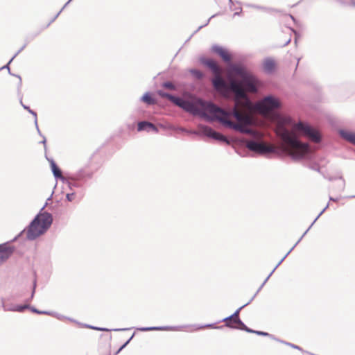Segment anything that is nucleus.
<instances>
[{
	"label": "nucleus",
	"mask_w": 355,
	"mask_h": 355,
	"mask_svg": "<svg viewBox=\"0 0 355 355\" xmlns=\"http://www.w3.org/2000/svg\"><path fill=\"white\" fill-rule=\"evenodd\" d=\"M311 128L312 127L308 123L303 122L302 121H300L295 124V128L303 132L305 135L310 131Z\"/></svg>",
	"instance_id": "nucleus-26"
},
{
	"label": "nucleus",
	"mask_w": 355,
	"mask_h": 355,
	"mask_svg": "<svg viewBox=\"0 0 355 355\" xmlns=\"http://www.w3.org/2000/svg\"><path fill=\"white\" fill-rule=\"evenodd\" d=\"M232 114L237 121H241L243 120V116L239 112L234 111Z\"/></svg>",
	"instance_id": "nucleus-42"
},
{
	"label": "nucleus",
	"mask_w": 355,
	"mask_h": 355,
	"mask_svg": "<svg viewBox=\"0 0 355 355\" xmlns=\"http://www.w3.org/2000/svg\"><path fill=\"white\" fill-rule=\"evenodd\" d=\"M230 72H232L236 75L239 76L241 78H242L248 72L250 71V70L245 65L239 63L231 64L230 65Z\"/></svg>",
	"instance_id": "nucleus-13"
},
{
	"label": "nucleus",
	"mask_w": 355,
	"mask_h": 355,
	"mask_svg": "<svg viewBox=\"0 0 355 355\" xmlns=\"http://www.w3.org/2000/svg\"><path fill=\"white\" fill-rule=\"evenodd\" d=\"M52 316H53V317L56 318H57V319H58V320H62V319H63V318H65V319H68L69 320H70V321H71V322H76H76H77L76 320H73V319H72V318H67V317H65V316H64V315H60V314H59V313H55V315H52Z\"/></svg>",
	"instance_id": "nucleus-38"
},
{
	"label": "nucleus",
	"mask_w": 355,
	"mask_h": 355,
	"mask_svg": "<svg viewBox=\"0 0 355 355\" xmlns=\"http://www.w3.org/2000/svg\"><path fill=\"white\" fill-rule=\"evenodd\" d=\"M211 51L220 56L225 62H230L231 60L230 53L226 48L218 44H214L211 48Z\"/></svg>",
	"instance_id": "nucleus-11"
},
{
	"label": "nucleus",
	"mask_w": 355,
	"mask_h": 355,
	"mask_svg": "<svg viewBox=\"0 0 355 355\" xmlns=\"http://www.w3.org/2000/svg\"><path fill=\"white\" fill-rule=\"evenodd\" d=\"M24 109L27 110L31 115H33L35 118V125H37V112L32 110L29 106H24Z\"/></svg>",
	"instance_id": "nucleus-35"
},
{
	"label": "nucleus",
	"mask_w": 355,
	"mask_h": 355,
	"mask_svg": "<svg viewBox=\"0 0 355 355\" xmlns=\"http://www.w3.org/2000/svg\"><path fill=\"white\" fill-rule=\"evenodd\" d=\"M338 134L342 138L355 145V132L341 128L338 130Z\"/></svg>",
	"instance_id": "nucleus-19"
},
{
	"label": "nucleus",
	"mask_w": 355,
	"mask_h": 355,
	"mask_svg": "<svg viewBox=\"0 0 355 355\" xmlns=\"http://www.w3.org/2000/svg\"><path fill=\"white\" fill-rule=\"evenodd\" d=\"M254 334H257L258 336H267V337H269L271 339H273L275 340H277V338L275 337L274 335L270 334L266 331L256 330L254 332Z\"/></svg>",
	"instance_id": "nucleus-34"
},
{
	"label": "nucleus",
	"mask_w": 355,
	"mask_h": 355,
	"mask_svg": "<svg viewBox=\"0 0 355 355\" xmlns=\"http://www.w3.org/2000/svg\"><path fill=\"white\" fill-rule=\"evenodd\" d=\"M234 10H236V12H235L233 15L234 17L235 16H241L242 14H243V10H242V8L241 6L238 7V8H235Z\"/></svg>",
	"instance_id": "nucleus-44"
},
{
	"label": "nucleus",
	"mask_w": 355,
	"mask_h": 355,
	"mask_svg": "<svg viewBox=\"0 0 355 355\" xmlns=\"http://www.w3.org/2000/svg\"><path fill=\"white\" fill-rule=\"evenodd\" d=\"M71 1L69 0V1H67V2L64 5V6H63L61 9H62V10H63L65 8V7H66L68 4H69V3H70Z\"/></svg>",
	"instance_id": "nucleus-63"
},
{
	"label": "nucleus",
	"mask_w": 355,
	"mask_h": 355,
	"mask_svg": "<svg viewBox=\"0 0 355 355\" xmlns=\"http://www.w3.org/2000/svg\"><path fill=\"white\" fill-rule=\"evenodd\" d=\"M28 309L30 310L31 312H33L34 313L40 314V310L37 309V308H35L33 306H31V305L28 304Z\"/></svg>",
	"instance_id": "nucleus-48"
},
{
	"label": "nucleus",
	"mask_w": 355,
	"mask_h": 355,
	"mask_svg": "<svg viewBox=\"0 0 355 355\" xmlns=\"http://www.w3.org/2000/svg\"><path fill=\"white\" fill-rule=\"evenodd\" d=\"M45 157L49 162L51 170L55 179L56 180H59L67 184L71 191L74 188H83L87 181L92 179L94 176V171L89 170L88 166H83L74 173L67 174L66 176H62V170L54 159L49 158L46 155Z\"/></svg>",
	"instance_id": "nucleus-3"
},
{
	"label": "nucleus",
	"mask_w": 355,
	"mask_h": 355,
	"mask_svg": "<svg viewBox=\"0 0 355 355\" xmlns=\"http://www.w3.org/2000/svg\"><path fill=\"white\" fill-rule=\"evenodd\" d=\"M243 5H244V6H245L247 8H254L257 10H260L262 11L268 12H277V13L282 12V10L279 9L259 6V5L253 4V3H245Z\"/></svg>",
	"instance_id": "nucleus-21"
},
{
	"label": "nucleus",
	"mask_w": 355,
	"mask_h": 355,
	"mask_svg": "<svg viewBox=\"0 0 355 355\" xmlns=\"http://www.w3.org/2000/svg\"><path fill=\"white\" fill-rule=\"evenodd\" d=\"M189 71L192 75V76L197 79H202L203 78V73L198 69L191 68L189 70Z\"/></svg>",
	"instance_id": "nucleus-31"
},
{
	"label": "nucleus",
	"mask_w": 355,
	"mask_h": 355,
	"mask_svg": "<svg viewBox=\"0 0 355 355\" xmlns=\"http://www.w3.org/2000/svg\"><path fill=\"white\" fill-rule=\"evenodd\" d=\"M76 196V192L68 193L66 194V200L68 202H72Z\"/></svg>",
	"instance_id": "nucleus-40"
},
{
	"label": "nucleus",
	"mask_w": 355,
	"mask_h": 355,
	"mask_svg": "<svg viewBox=\"0 0 355 355\" xmlns=\"http://www.w3.org/2000/svg\"><path fill=\"white\" fill-rule=\"evenodd\" d=\"M259 106L264 110L268 111L279 107L280 104L276 97L268 95L259 103Z\"/></svg>",
	"instance_id": "nucleus-9"
},
{
	"label": "nucleus",
	"mask_w": 355,
	"mask_h": 355,
	"mask_svg": "<svg viewBox=\"0 0 355 355\" xmlns=\"http://www.w3.org/2000/svg\"><path fill=\"white\" fill-rule=\"evenodd\" d=\"M239 324L238 327L234 326L230 322H226L225 327H229L230 329H239V330L245 331H246L248 333H250V334H254L256 330H254V329H250L248 327H247L246 324L241 319H239Z\"/></svg>",
	"instance_id": "nucleus-22"
},
{
	"label": "nucleus",
	"mask_w": 355,
	"mask_h": 355,
	"mask_svg": "<svg viewBox=\"0 0 355 355\" xmlns=\"http://www.w3.org/2000/svg\"><path fill=\"white\" fill-rule=\"evenodd\" d=\"M162 87L164 88L174 89L175 85L171 81H164L162 83Z\"/></svg>",
	"instance_id": "nucleus-37"
},
{
	"label": "nucleus",
	"mask_w": 355,
	"mask_h": 355,
	"mask_svg": "<svg viewBox=\"0 0 355 355\" xmlns=\"http://www.w3.org/2000/svg\"><path fill=\"white\" fill-rule=\"evenodd\" d=\"M18 96L19 97V102H20V104L22 106V107L24 108V106H27L26 105L24 104V103L22 101V95H21V94L20 95H18Z\"/></svg>",
	"instance_id": "nucleus-55"
},
{
	"label": "nucleus",
	"mask_w": 355,
	"mask_h": 355,
	"mask_svg": "<svg viewBox=\"0 0 355 355\" xmlns=\"http://www.w3.org/2000/svg\"><path fill=\"white\" fill-rule=\"evenodd\" d=\"M42 137H43V140H42V141H40V143H41V144H44V149H45V150H46V138H45V137H44V136H43Z\"/></svg>",
	"instance_id": "nucleus-53"
},
{
	"label": "nucleus",
	"mask_w": 355,
	"mask_h": 355,
	"mask_svg": "<svg viewBox=\"0 0 355 355\" xmlns=\"http://www.w3.org/2000/svg\"><path fill=\"white\" fill-rule=\"evenodd\" d=\"M329 203H327V205L325 206V207L322 209V211L319 213V214L317 216V217L313 220V223H315L316 220L324 214V212L327 210V209L329 207Z\"/></svg>",
	"instance_id": "nucleus-46"
},
{
	"label": "nucleus",
	"mask_w": 355,
	"mask_h": 355,
	"mask_svg": "<svg viewBox=\"0 0 355 355\" xmlns=\"http://www.w3.org/2000/svg\"><path fill=\"white\" fill-rule=\"evenodd\" d=\"M230 89L236 94V96L241 98L245 96V92L240 83L233 80L230 83Z\"/></svg>",
	"instance_id": "nucleus-23"
},
{
	"label": "nucleus",
	"mask_w": 355,
	"mask_h": 355,
	"mask_svg": "<svg viewBox=\"0 0 355 355\" xmlns=\"http://www.w3.org/2000/svg\"><path fill=\"white\" fill-rule=\"evenodd\" d=\"M140 101L148 105H151L155 103V98L150 92H145L140 98Z\"/></svg>",
	"instance_id": "nucleus-25"
},
{
	"label": "nucleus",
	"mask_w": 355,
	"mask_h": 355,
	"mask_svg": "<svg viewBox=\"0 0 355 355\" xmlns=\"http://www.w3.org/2000/svg\"><path fill=\"white\" fill-rule=\"evenodd\" d=\"M325 178H327L329 181H334V180H340L343 181V184L341 186V191H343L345 189V179L343 178V175H339L338 177L336 176H328V177H326V176H324Z\"/></svg>",
	"instance_id": "nucleus-32"
},
{
	"label": "nucleus",
	"mask_w": 355,
	"mask_h": 355,
	"mask_svg": "<svg viewBox=\"0 0 355 355\" xmlns=\"http://www.w3.org/2000/svg\"><path fill=\"white\" fill-rule=\"evenodd\" d=\"M276 63L275 60L270 57L266 58L263 61V69L268 74L273 73L276 70Z\"/></svg>",
	"instance_id": "nucleus-15"
},
{
	"label": "nucleus",
	"mask_w": 355,
	"mask_h": 355,
	"mask_svg": "<svg viewBox=\"0 0 355 355\" xmlns=\"http://www.w3.org/2000/svg\"><path fill=\"white\" fill-rule=\"evenodd\" d=\"M71 1L69 0V1H67V2L64 5V6H63L61 9H62V10H63L65 8V7H66L68 4H69V3H70Z\"/></svg>",
	"instance_id": "nucleus-64"
},
{
	"label": "nucleus",
	"mask_w": 355,
	"mask_h": 355,
	"mask_svg": "<svg viewBox=\"0 0 355 355\" xmlns=\"http://www.w3.org/2000/svg\"><path fill=\"white\" fill-rule=\"evenodd\" d=\"M18 96L19 97V102H20V104L22 106V107L24 108V106H27L26 105L24 104V103L22 101V95H21V94L20 95H18Z\"/></svg>",
	"instance_id": "nucleus-54"
},
{
	"label": "nucleus",
	"mask_w": 355,
	"mask_h": 355,
	"mask_svg": "<svg viewBox=\"0 0 355 355\" xmlns=\"http://www.w3.org/2000/svg\"><path fill=\"white\" fill-rule=\"evenodd\" d=\"M193 326L196 327V330H198V329H204V328L222 329L223 327V326L218 327L216 325V322L205 324H202V325L195 324Z\"/></svg>",
	"instance_id": "nucleus-29"
},
{
	"label": "nucleus",
	"mask_w": 355,
	"mask_h": 355,
	"mask_svg": "<svg viewBox=\"0 0 355 355\" xmlns=\"http://www.w3.org/2000/svg\"><path fill=\"white\" fill-rule=\"evenodd\" d=\"M242 83L246 87V89L251 92H257L258 89L257 84L258 83L257 77L250 71L242 78Z\"/></svg>",
	"instance_id": "nucleus-8"
},
{
	"label": "nucleus",
	"mask_w": 355,
	"mask_h": 355,
	"mask_svg": "<svg viewBox=\"0 0 355 355\" xmlns=\"http://www.w3.org/2000/svg\"><path fill=\"white\" fill-rule=\"evenodd\" d=\"M264 285H263V284L259 287L258 290L257 291V292L255 293H257V295L259 293V292L262 289V288L263 287Z\"/></svg>",
	"instance_id": "nucleus-62"
},
{
	"label": "nucleus",
	"mask_w": 355,
	"mask_h": 355,
	"mask_svg": "<svg viewBox=\"0 0 355 355\" xmlns=\"http://www.w3.org/2000/svg\"><path fill=\"white\" fill-rule=\"evenodd\" d=\"M36 288H37V279H36V278H35V279L33 280V282L32 288H35L36 290Z\"/></svg>",
	"instance_id": "nucleus-58"
},
{
	"label": "nucleus",
	"mask_w": 355,
	"mask_h": 355,
	"mask_svg": "<svg viewBox=\"0 0 355 355\" xmlns=\"http://www.w3.org/2000/svg\"><path fill=\"white\" fill-rule=\"evenodd\" d=\"M274 271L272 270L270 274L268 275V277L265 279L263 282L262 283L263 285H265V284L268 281L269 278L271 277V275L273 274Z\"/></svg>",
	"instance_id": "nucleus-52"
},
{
	"label": "nucleus",
	"mask_w": 355,
	"mask_h": 355,
	"mask_svg": "<svg viewBox=\"0 0 355 355\" xmlns=\"http://www.w3.org/2000/svg\"><path fill=\"white\" fill-rule=\"evenodd\" d=\"M244 308V306H240L239 309H237L234 313L232 315L220 320L218 322H224L225 324L226 322H230L232 324V322L239 324V319H241L239 316L240 311Z\"/></svg>",
	"instance_id": "nucleus-18"
},
{
	"label": "nucleus",
	"mask_w": 355,
	"mask_h": 355,
	"mask_svg": "<svg viewBox=\"0 0 355 355\" xmlns=\"http://www.w3.org/2000/svg\"><path fill=\"white\" fill-rule=\"evenodd\" d=\"M309 137L312 141L319 143L322 141V137L318 130L311 128L310 131L306 135Z\"/></svg>",
	"instance_id": "nucleus-27"
},
{
	"label": "nucleus",
	"mask_w": 355,
	"mask_h": 355,
	"mask_svg": "<svg viewBox=\"0 0 355 355\" xmlns=\"http://www.w3.org/2000/svg\"><path fill=\"white\" fill-rule=\"evenodd\" d=\"M277 341H278L279 343H284V344H285V345H286L288 346H290L293 349H297V350L301 351V352H302L304 353H306V354H309L310 353L309 352L304 351L301 347H300L299 345H295L293 343H288V342H286V341H284V340H280L279 338L277 339Z\"/></svg>",
	"instance_id": "nucleus-30"
},
{
	"label": "nucleus",
	"mask_w": 355,
	"mask_h": 355,
	"mask_svg": "<svg viewBox=\"0 0 355 355\" xmlns=\"http://www.w3.org/2000/svg\"><path fill=\"white\" fill-rule=\"evenodd\" d=\"M205 134L209 137L216 139L217 141H227V138L223 135L220 134V132L216 131L215 130L212 129L210 127H206L205 128Z\"/></svg>",
	"instance_id": "nucleus-16"
},
{
	"label": "nucleus",
	"mask_w": 355,
	"mask_h": 355,
	"mask_svg": "<svg viewBox=\"0 0 355 355\" xmlns=\"http://www.w3.org/2000/svg\"><path fill=\"white\" fill-rule=\"evenodd\" d=\"M294 247H292L290 250L284 256V257L280 260L278 261V263L275 266V267L273 268V271L275 272V270L281 265V263L284 261V260L287 257V256L293 250Z\"/></svg>",
	"instance_id": "nucleus-36"
},
{
	"label": "nucleus",
	"mask_w": 355,
	"mask_h": 355,
	"mask_svg": "<svg viewBox=\"0 0 355 355\" xmlns=\"http://www.w3.org/2000/svg\"><path fill=\"white\" fill-rule=\"evenodd\" d=\"M227 113V115L225 116L221 114H214L213 117H211V120L216 119L218 121H220L223 125L225 126H227L228 128H232L235 130L239 131L241 133H246V134H252V130L245 125H243L240 123H235L232 122L231 121L228 120L226 117L229 115V113Z\"/></svg>",
	"instance_id": "nucleus-5"
},
{
	"label": "nucleus",
	"mask_w": 355,
	"mask_h": 355,
	"mask_svg": "<svg viewBox=\"0 0 355 355\" xmlns=\"http://www.w3.org/2000/svg\"><path fill=\"white\" fill-rule=\"evenodd\" d=\"M62 11V9H61L54 17H53V19L47 24L45 28L49 27L51 25V24H52L58 18V17L60 15Z\"/></svg>",
	"instance_id": "nucleus-45"
},
{
	"label": "nucleus",
	"mask_w": 355,
	"mask_h": 355,
	"mask_svg": "<svg viewBox=\"0 0 355 355\" xmlns=\"http://www.w3.org/2000/svg\"><path fill=\"white\" fill-rule=\"evenodd\" d=\"M282 139L291 148L288 154L292 159L300 161L309 156L310 148L308 143L301 141L295 135L287 130L283 132Z\"/></svg>",
	"instance_id": "nucleus-4"
},
{
	"label": "nucleus",
	"mask_w": 355,
	"mask_h": 355,
	"mask_svg": "<svg viewBox=\"0 0 355 355\" xmlns=\"http://www.w3.org/2000/svg\"><path fill=\"white\" fill-rule=\"evenodd\" d=\"M256 296H257V293H254V295L251 297V299H249V301L247 303H245V304H243V306H244V307H245L246 306L249 305L253 301V300L255 298Z\"/></svg>",
	"instance_id": "nucleus-51"
},
{
	"label": "nucleus",
	"mask_w": 355,
	"mask_h": 355,
	"mask_svg": "<svg viewBox=\"0 0 355 355\" xmlns=\"http://www.w3.org/2000/svg\"><path fill=\"white\" fill-rule=\"evenodd\" d=\"M329 201H332V202H338L339 198L329 196Z\"/></svg>",
	"instance_id": "nucleus-56"
},
{
	"label": "nucleus",
	"mask_w": 355,
	"mask_h": 355,
	"mask_svg": "<svg viewBox=\"0 0 355 355\" xmlns=\"http://www.w3.org/2000/svg\"><path fill=\"white\" fill-rule=\"evenodd\" d=\"M2 308L5 311H15L19 313L24 312L26 309H28V304L25 303L24 304H17L12 306L11 308H7V306L4 303V299L1 298Z\"/></svg>",
	"instance_id": "nucleus-17"
},
{
	"label": "nucleus",
	"mask_w": 355,
	"mask_h": 355,
	"mask_svg": "<svg viewBox=\"0 0 355 355\" xmlns=\"http://www.w3.org/2000/svg\"><path fill=\"white\" fill-rule=\"evenodd\" d=\"M19 238V237H18L16 241ZM13 241L14 240L12 239L10 241L0 244V266L6 262L15 251V247L10 245V243Z\"/></svg>",
	"instance_id": "nucleus-6"
},
{
	"label": "nucleus",
	"mask_w": 355,
	"mask_h": 355,
	"mask_svg": "<svg viewBox=\"0 0 355 355\" xmlns=\"http://www.w3.org/2000/svg\"><path fill=\"white\" fill-rule=\"evenodd\" d=\"M309 168L313 171L320 173V168L317 164H313L311 166H309Z\"/></svg>",
	"instance_id": "nucleus-49"
},
{
	"label": "nucleus",
	"mask_w": 355,
	"mask_h": 355,
	"mask_svg": "<svg viewBox=\"0 0 355 355\" xmlns=\"http://www.w3.org/2000/svg\"><path fill=\"white\" fill-rule=\"evenodd\" d=\"M35 128H36V129H37V132H38L39 135H40V137H42L44 135H43L42 134V132H40V128H39V127H38V124H37V125H35Z\"/></svg>",
	"instance_id": "nucleus-59"
},
{
	"label": "nucleus",
	"mask_w": 355,
	"mask_h": 355,
	"mask_svg": "<svg viewBox=\"0 0 355 355\" xmlns=\"http://www.w3.org/2000/svg\"><path fill=\"white\" fill-rule=\"evenodd\" d=\"M76 323L80 327H83L91 329H94V330H97V331H126V330L130 329V328H118V329H110L105 328V327H96V326H93L91 324H83V323H81L79 322H76Z\"/></svg>",
	"instance_id": "nucleus-20"
},
{
	"label": "nucleus",
	"mask_w": 355,
	"mask_h": 355,
	"mask_svg": "<svg viewBox=\"0 0 355 355\" xmlns=\"http://www.w3.org/2000/svg\"><path fill=\"white\" fill-rule=\"evenodd\" d=\"M13 60L14 59H12V57L6 64H5L4 66H3L2 67L0 68V70L6 69H8V71L10 72V64L13 61Z\"/></svg>",
	"instance_id": "nucleus-47"
},
{
	"label": "nucleus",
	"mask_w": 355,
	"mask_h": 355,
	"mask_svg": "<svg viewBox=\"0 0 355 355\" xmlns=\"http://www.w3.org/2000/svg\"><path fill=\"white\" fill-rule=\"evenodd\" d=\"M135 333H133L132 335L130 337L129 339H128L127 341H125L118 349L117 351L114 353V355H117L119 354L129 343L132 340V339L133 338V337L135 336Z\"/></svg>",
	"instance_id": "nucleus-33"
},
{
	"label": "nucleus",
	"mask_w": 355,
	"mask_h": 355,
	"mask_svg": "<svg viewBox=\"0 0 355 355\" xmlns=\"http://www.w3.org/2000/svg\"><path fill=\"white\" fill-rule=\"evenodd\" d=\"M185 325L180 326H153V327H137L136 329L139 331L146 332L150 331H180L186 327Z\"/></svg>",
	"instance_id": "nucleus-10"
},
{
	"label": "nucleus",
	"mask_w": 355,
	"mask_h": 355,
	"mask_svg": "<svg viewBox=\"0 0 355 355\" xmlns=\"http://www.w3.org/2000/svg\"><path fill=\"white\" fill-rule=\"evenodd\" d=\"M51 198L52 195L46 199L44 205L32 219L28 225L13 238L14 241L23 235L24 233L26 234V239L28 240L34 241L44 234L49 230L53 224V217L51 213L45 211L44 208L49 206V202H50Z\"/></svg>",
	"instance_id": "nucleus-2"
},
{
	"label": "nucleus",
	"mask_w": 355,
	"mask_h": 355,
	"mask_svg": "<svg viewBox=\"0 0 355 355\" xmlns=\"http://www.w3.org/2000/svg\"><path fill=\"white\" fill-rule=\"evenodd\" d=\"M246 146L250 150L261 154L271 153L273 151L271 146L254 140L249 141L247 143Z\"/></svg>",
	"instance_id": "nucleus-7"
},
{
	"label": "nucleus",
	"mask_w": 355,
	"mask_h": 355,
	"mask_svg": "<svg viewBox=\"0 0 355 355\" xmlns=\"http://www.w3.org/2000/svg\"><path fill=\"white\" fill-rule=\"evenodd\" d=\"M39 34L38 33H35L34 35H28L26 37V43L17 51V53L12 56V59H15L17 55L21 53L24 49L25 47L26 46V45L32 40L34 39L35 37H36L37 35Z\"/></svg>",
	"instance_id": "nucleus-28"
},
{
	"label": "nucleus",
	"mask_w": 355,
	"mask_h": 355,
	"mask_svg": "<svg viewBox=\"0 0 355 355\" xmlns=\"http://www.w3.org/2000/svg\"><path fill=\"white\" fill-rule=\"evenodd\" d=\"M36 290L35 288H32L31 291V298H34Z\"/></svg>",
	"instance_id": "nucleus-60"
},
{
	"label": "nucleus",
	"mask_w": 355,
	"mask_h": 355,
	"mask_svg": "<svg viewBox=\"0 0 355 355\" xmlns=\"http://www.w3.org/2000/svg\"><path fill=\"white\" fill-rule=\"evenodd\" d=\"M33 298H31V295L26 300V303L29 304V303L33 300Z\"/></svg>",
	"instance_id": "nucleus-61"
},
{
	"label": "nucleus",
	"mask_w": 355,
	"mask_h": 355,
	"mask_svg": "<svg viewBox=\"0 0 355 355\" xmlns=\"http://www.w3.org/2000/svg\"><path fill=\"white\" fill-rule=\"evenodd\" d=\"M217 15V14H215V15H213L212 16H211L207 21V22L203 24V25H201L200 26L198 29L194 32V33H196L198 31H199L201 28H202L203 27H205L206 26H207L211 20V19L215 17Z\"/></svg>",
	"instance_id": "nucleus-41"
},
{
	"label": "nucleus",
	"mask_w": 355,
	"mask_h": 355,
	"mask_svg": "<svg viewBox=\"0 0 355 355\" xmlns=\"http://www.w3.org/2000/svg\"><path fill=\"white\" fill-rule=\"evenodd\" d=\"M137 130L139 132L146 131L148 132H153L157 133L159 132V128L151 122L142 121L138 123Z\"/></svg>",
	"instance_id": "nucleus-12"
},
{
	"label": "nucleus",
	"mask_w": 355,
	"mask_h": 355,
	"mask_svg": "<svg viewBox=\"0 0 355 355\" xmlns=\"http://www.w3.org/2000/svg\"><path fill=\"white\" fill-rule=\"evenodd\" d=\"M16 77H17L19 78V83L17 84V94L20 95L21 94V87L22 85L21 78L20 76H16Z\"/></svg>",
	"instance_id": "nucleus-43"
},
{
	"label": "nucleus",
	"mask_w": 355,
	"mask_h": 355,
	"mask_svg": "<svg viewBox=\"0 0 355 355\" xmlns=\"http://www.w3.org/2000/svg\"><path fill=\"white\" fill-rule=\"evenodd\" d=\"M39 315H47L52 316V315H55V312L49 311H40Z\"/></svg>",
	"instance_id": "nucleus-50"
},
{
	"label": "nucleus",
	"mask_w": 355,
	"mask_h": 355,
	"mask_svg": "<svg viewBox=\"0 0 355 355\" xmlns=\"http://www.w3.org/2000/svg\"><path fill=\"white\" fill-rule=\"evenodd\" d=\"M199 62L201 64L206 66L209 68L214 73H218L220 71L219 67L216 64V62L211 59L208 58L205 56H201L199 58Z\"/></svg>",
	"instance_id": "nucleus-14"
},
{
	"label": "nucleus",
	"mask_w": 355,
	"mask_h": 355,
	"mask_svg": "<svg viewBox=\"0 0 355 355\" xmlns=\"http://www.w3.org/2000/svg\"><path fill=\"white\" fill-rule=\"evenodd\" d=\"M159 94L167 98L177 106L193 116H199L211 120V118L206 114L205 111L213 115L214 114H221L225 116L227 115L226 111L208 100H205L201 98H198L196 100V103L202 107V109H200L193 102L180 96L162 91H159Z\"/></svg>",
	"instance_id": "nucleus-1"
},
{
	"label": "nucleus",
	"mask_w": 355,
	"mask_h": 355,
	"mask_svg": "<svg viewBox=\"0 0 355 355\" xmlns=\"http://www.w3.org/2000/svg\"><path fill=\"white\" fill-rule=\"evenodd\" d=\"M315 223L313 221L311 224V225L309 227V228L304 232V234L302 235V236L298 239V241L295 243V244L293 246L294 248L297 246V245L302 241L303 237L307 234V232L309 231V230L311 228V227Z\"/></svg>",
	"instance_id": "nucleus-39"
},
{
	"label": "nucleus",
	"mask_w": 355,
	"mask_h": 355,
	"mask_svg": "<svg viewBox=\"0 0 355 355\" xmlns=\"http://www.w3.org/2000/svg\"><path fill=\"white\" fill-rule=\"evenodd\" d=\"M36 288H37V279H36V278H35V279L33 280V282L32 288H35L36 290Z\"/></svg>",
	"instance_id": "nucleus-57"
},
{
	"label": "nucleus",
	"mask_w": 355,
	"mask_h": 355,
	"mask_svg": "<svg viewBox=\"0 0 355 355\" xmlns=\"http://www.w3.org/2000/svg\"><path fill=\"white\" fill-rule=\"evenodd\" d=\"M212 84L216 90L227 88V84L223 78L219 75V73H216V76L212 79Z\"/></svg>",
	"instance_id": "nucleus-24"
}]
</instances>
